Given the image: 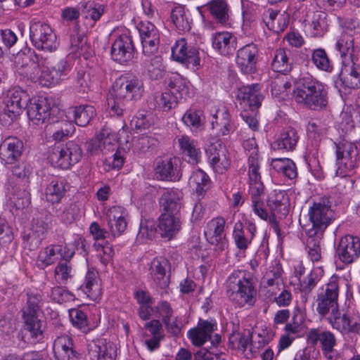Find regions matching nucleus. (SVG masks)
I'll return each mask as SVG.
<instances>
[{
  "instance_id": "1",
  "label": "nucleus",
  "mask_w": 360,
  "mask_h": 360,
  "mask_svg": "<svg viewBox=\"0 0 360 360\" xmlns=\"http://www.w3.org/2000/svg\"><path fill=\"white\" fill-rule=\"evenodd\" d=\"M15 64L20 75L48 87L58 84L67 69L66 62L63 59L51 57L36 63L25 52L18 53Z\"/></svg>"
},
{
  "instance_id": "2",
  "label": "nucleus",
  "mask_w": 360,
  "mask_h": 360,
  "mask_svg": "<svg viewBox=\"0 0 360 360\" xmlns=\"http://www.w3.org/2000/svg\"><path fill=\"white\" fill-rule=\"evenodd\" d=\"M144 92L143 81L138 77L124 75L116 79L112 85L111 97L108 105L117 116H122L125 111L123 101L139 100Z\"/></svg>"
},
{
  "instance_id": "3",
  "label": "nucleus",
  "mask_w": 360,
  "mask_h": 360,
  "mask_svg": "<svg viewBox=\"0 0 360 360\" xmlns=\"http://www.w3.org/2000/svg\"><path fill=\"white\" fill-rule=\"evenodd\" d=\"M226 292L229 300L238 307H252L257 301V289L248 272L233 271L227 278Z\"/></svg>"
},
{
  "instance_id": "4",
  "label": "nucleus",
  "mask_w": 360,
  "mask_h": 360,
  "mask_svg": "<svg viewBox=\"0 0 360 360\" xmlns=\"http://www.w3.org/2000/svg\"><path fill=\"white\" fill-rule=\"evenodd\" d=\"M293 95L297 103L311 110H321L328 103L326 86L309 75L298 79Z\"/></svg>"
},
{
  "instance_id": "5",
  "label": "nucleus",
  "mask_w": 360,
  "mask_h": 360,
  "mask_svg": "<svg viewBox=\"0 0 360 360\" xmlns=\"http://www.w3.org/2000/svg\"><path fill=\"white\" fill-rule=\"evenodd\" d=\"M165 84L169 88V91L155 94L149 101L151 108L169 111L177 105L178 96L176 94L181 95L186 91V82L178 74H172L167 77L165 79Z\"/></svg>"
},
{
  "instance_id": "6",
  "label": "nucleus",
  "mask_w": 360,
  "mask_h": 360,
  "mask_svg": "<svg viewBox=\"0 0 360 360\" xmlns=\"http://www.w3.org/2000/svg\"><path fill=\"white\" fill-rule=\"evenodd\" d=\"M340 281L339 277L333 276L328 282L319 290L316 303V311L321 317H326L327 315L339 308L338 300L340 292Z\"/></svg>"
},
{
  "instance_id": "7",
  "label": "nucleus",
  "mask_w": 360,
  "mask_h": 360,
  "mask_svg": "<svg viewBox=\"0 0 360 360\" xmlns=\"http://www.w3.org/2000/svg\"><path fill=\"white\" fill-rule=\"evenodd\" d=\"M82 152L78 144L69 141L65 144L55 145L49 153L48 159L55 167L66 169L77 163Z\"/></svg>"
},
{
  "instance_id": "8",
  "label": "nucleus",
  "mask_w": 360,
  "mask_h": 360,
  "mask_svg": "<svg viewBox=\"0 0 360 360\" xmlns=\"http://www.w3.org/2000/svg\"><path fill=\"white\" fill-rule=\"evenodd\" d=\"M30 39L38 50L53 52L59 43L56 34L48 24L41 21H32L30 26Z\"/></svg>"
},
{
  "instance_id": "9",
  "label": "nucleus",
  "mask_w": 360,
  "mask_h": 360,
  "mask_svg": "<svg viewBox=\"0 0 360 360\" xmlns=\"http://www.w3.org/2000/svg\"><path fill=\"white\" fill-rule=\"evenodd\" d=\"M40 302V295L28 294L27 304L22 309V317L25 328L35 338L42 335L44 328L43 322L39 319Z\"/></svg>"
},
{
  "instance_id": "10",
  "label": "nucleus",
  "mask_w": 360,
  "mask_h": 360,
  "mask_svg": "<svg viewBox=\"0 0 360 360\" xmlns=\"http://www.w3.org/2000/svg\"><path fill=\"white\" fill-rule=\"evenodd\" d=\"M309 216L313 226L327 228L335 219L330 198L324 196L315 201L309 210Z\"/></svg>"
},
{
  "instance_id": "11",
  "label": "nucleus",
  "mask_w": 360,
  "mask_h": 360,
  "mask_svg": "<svg viewBox=\"0 0 360 360\" xmlns=\"http://www.w3.org/2000/svg\"><path fill=\"white\" fill-rule=\"evenodd\" d=\"M209 162L213 170L219 174L224 173L231 165L229 151L223 143L217 140L212 143L206 150Z\"/></svg>"
},
{
  "instance_id": "12",
  "label": "nucleus",
  "mask_w": 360,
  "mask_h": 360,
  "mask_svg": "<svg viewBox=\"0 0 360 360\" xmlns=\"http://www.w3.org/2000/svg\"><path fill=\"white\" fill-rule=\"evenodd\" d=\"M145 56H151L156 53L160 45V32L157 27L149 21H141L137 27Z\"/></svg>"
},
{
  "instance_id": "13",
  "label": "nucleus",
  "mask_w": 360,
  "mask_h": 360,
  "mask_svg": "<svg viewBox=\"0 0 360 360\" xmlns=\"http://www.w3.org/2000/svg\"><path fill=\"white\" fill-rule=\"evenodd\" d=\"M172 58L189 67L198 68L200 65V58L198 49L194 46H188L185 39L181 38L176 41L172 49Z\"/></svg>"
},
{
  "instance_id": "14",
  "label": "nucleus",
  "mask_w": 360,
  "mask_h": 360,
  "mask_svg": "<svg viewBox=\"0 0 360 360\" xmlns=\"http://www.w3.org/2000/svg\"><path fill=\"white\" fill-rule=\"evenodd\" d=\"M308 342L312 345L319 344L323 354L328 359H332L335 352L337 340L333 332L321 328H311L307 335Z\"/></svg>"
},
{
  "instance_id": "15",
  "label": "nucleus",
  "mask_w": 360,
  "mask_h": 360,
  "mask_svg": "<svg viewBox=\"0 0 360 360\" xmlns=\"http://www.w3.org/2000/svg\"><path fill=\"white\" fill-rule=\"evenodd\" d=\"M135 48L129 33L126 32L119 35L111 46L112 58L120 64L130 61L134 53Z\"/></svg>"
},
{
  "instance_id": "16",
  "label": "nucleus",
  "mask_w": 360,
  "mask_h": 360,
  "mask_svg": "<svg viewBox=\"0 0 360 360\" xmlns=\"http://www.w3.org/2000/svg\"><path fill=\"white\" fill-rule=\"evenodd\" d=\"M87 349L88 356L91 360H116V345L105 338L89 341Z\"/></svg>"
},
{
  "instance_id": "17",
  "label": "nucleus",
  "mask_w": 360,
  "mask_h": 360,
  "mask_svg": "<svg viewBox=\"0 0 360 360\" xmlns=\"http://www.w3.org/2000/svg\"><path fill=\"white\" fill-rule=\"evenodd\" d=\"M337 255L345 264H351L360 256V238L352 235L342 237L338 244Z\"/></svg>"
},
{
  "instance_id": "18",
  "label": "nucleus",
  "mask_w": 360,
  "mask_h": 360,
  "mask_svg": "<svg viewBox=\"0 0 360 360\" xmlns=\"http://www.w3.org/2000/svg\"><path fill=\"white\" fill-rule=\"evenodd\" d=\"M28 99L27 93L20 88L9 91L8 97L5 100L3 118L7 116L10 120H13L20 115L25 107L27 106Z\"/></svg>"
},
{
  "instance_id": "19",
  "label": "nucleus",
  "mask_w": 360,
  "mask_h": 360,
  "mask_svg": "<svg viewBox=\"0 0 360 360\" xmlns=\"http://www.w3.org/2000/svg\"><path fill=\"white\" fill-rule=\"evenodd\" d=\"M258 49L253 43L248 44L237 51L236 64L244 74H252L256 70Z\"/></svg>"
},
{
  "instance_id": "20",
  "label": "nucleus",
  "mask_w": 360,
  "mask_h": 360,
  "mask_svg": "<svg viewBox=\"0 0 360 360\" xmlns=\"http://www.w3.org/2000/svg\"><path fill=\"white\" fill-rule=\"evenodd\" d=\"M217 328L215 321H207L200 319L197 326L188 331V338L195 347H201L211 339L212 334Z\"/></svg>"
},
{
  "instance_id": "21",
  "label": "nucleus",
  "mask_w": 360,
  "mask_h": 360,
  "mask_svg": "<svg viewBox=\"0 0 360 360\" xmlns=\"http://www.w3.org/2000/svg\"><path fill=\"white\" fill-rule=\"evenodd\" d=\"M325 318L333 329L342 334L357 333L360 330V325L356 321H353L349 314H342L339 308Z\"/></svg>"
},
{
  "instance_id": "22",
  "label": "nucleus",
  "mask_w": 360,
  "mask_h": 360,
  "mask_svg": "<svg viewBox=\"0 0 360 360\" xmlns=\"http://www.w3.org/2000/svg\"><path fill=\"white\" fill-rule=\"evenodd\" d=\"M24 148L22 141L15 136H9L0 144V159L6 164H13L20 158Z\"/></svg>"
},
{
  "instance_id": "23",
  "label": "nucleus",
  "mask_w": 360,
  "mask_h": 360,
  "mask_svg": "<svg viewBox=\"0 0 360 360\" xmlns=\"http://www.w3.org/2000/svg\"><path fill=\"white\" fill-rule=\"evenodd\" d=\"M256 231L257 227L251 221L247 223L245 229L240 221L236 222L233 227V238L236 247L242 251H245L251 244Z\"/></svg>"
},
{
  "instance_id": "24",
  "label": "nucleus",
  "mask_w": 360,
  "mask_h": 360,
  "mask_svg": "<svg viewBox=\"0 0 360 360\" xmlns=\"http://www.w3.org/2000/svg\"><path fill=\"white\" fill-rule=\"evenodd\" d=\"M237 96L242 108L247 109H258L263 99L258 84L240 87Z\"/></svg>"
},
{
  "instance_id": "25",
  "label": "nucleus",
  "mask_w": 360,
  "mask_h": 360,
  "mask_svg": "<svg viewBox=\"0 0 360 360\" xmlns=\"http://www.w3.org/2000/svg\"><path fill=\"white\" fill-rule=\"evenodd\" d=\"M225 224L226 221L223 217H215L207 222V229L205 231V236L207 240L221 250H223L226 245L223 236Z\"/></svg>"
},
{
  "instance_id": "26",
  "label": "nucleus",
  "mask_w": 360,
  "mask_h": 360,
  "mask_svg": "<svg viewBox=\"0 0 360 360\" xmlns=\"http://www.w3.org/2000/svg\"><path fill=\"white\" fill-rule=\"evenodd\" d=\"M248 165L250 195L256 196L259 193H264V186L261 181V176L259 172V165L258 161V154L253 153L250 155L248 158Z\"/></svg>"
},
{
  "instance_id": "27",
  "label": "nucleus",
  "mask_w": 360,
  "mask_h": 360,
  "mask_svg": "<svg viewBox=\"0 0 360 360\" xmlns=\"http://www.w3.org/2000/svg\"><path fill=\"white\" fill-rule=\"evenodd\" d=\"M51 107L46 98L31 101L27 106V113L34 124L44 123L50 116Z\"/></svg>"
},
{
  "instance_id": "28",
  "label": "nucleus",
  "mask_w": 360,
  "mask_h": 360,
  "mask_svg": "<svg viewBox=\"0 0 360 360\" xmlns=\"http://www.w3.org/2000/svg\"><path fill=\"white\" fill-rule=\"evenodd\" d=\"M267 205L272 214L282 219L287 216L290 209L289 198L284 191H274L268 197Z\"/></svg>"
},
{
  "instance_id": "29",
  "label": "nucleus",
  "mask_w": 360,
  "mask_h": 360,
  "mask_svg": "<svg viewBox=\"0 0 360 360\" xmlns=\"http://www.w3.org/2000/svg\"><path fill=\"white\" fill-rule=\"evenodd\" d=\"M55 357L57 360H77V352L74 349L73 341L69 335H63L58 337L53 347Z\"/></svg>"
},
{
  "instance_id": "30",
  "label": "nucleus",
  "mask_w": 360,
  "mask_h": 360,
  "mask_svg": "<svg viewBox=\"0 0 360 360\" xmlns=\"http://www.w3.org/2000/svg\"><path fill=\"white\" fill-rule=\"evenodd\" d=\"M126 212L121 206H112L107 212L108 225L114 237L120 236L126 229Z\"/></svg>"
},
{
  "instance_id": "31",
  "label": "nucleus",
  "mask_w": 360,
  "mask_h": 360,
  "mask_svg": "<svg viewBox=\"0 0 360 360\" xmlns=\"http://www.w3.org/2000/svg\"><path fill=\"white\" fill-rule=\"evenodd\" d=\"M169 261L164 257H157L153 259L149 269L150 274L156 285L161 289L169 285V277L167 275Z\"/></svg>"
},
{
  "instance_id": "32",
  "label": "nucleus",
  "mask_w": 360,
  "mask_h": 360,
  "mask_svg": "<svg viewBox=\"0 0 360 360\" xmlns=\"http://www.w3.org/2000/svg\"><path fill=\"white\" fill-rule=\"evenodd\" d=\"M49 229V223L41 218L33 219L31 232L25 236L31 250L39 246Z\"/></svg>"
},
{
  "instance_id": "33",
  "label": "nucleus",
  "mask_w": 360,
  "mask_h": 360,
  "mask_svg": "<svg viewBox=\"0 0 360 360\" xmlns=\"http://www.w3.org/2000/svg\"><path fill=\"white\" fill-rule=\"evenodd\" d=\"M236 44V38L228 32H217L212 37L213 48L224 56L233 54Z\"/></svg>"
},
{
  "instance_id": "34",
  "label": "nucleus",
  "mask_w": 360,
  "mask_h": 360,
  "mask_svg": "<svg viewBox=\"0 0 360 360\" xmlns=\"http://www.w3.org/2000/svg\"><path fill=\"white\" fill-rule=\"evenodd\" d=\"M181 220L178 215L162 213L159 217L158 229L162 237L172 238L181 229Z\"/></svg>"
},
{
  "instance_id": "35",
  "label": "nucleus",
  "mask_w": 360,
  "mask_h": 360,
  "mask_svg": "<svg viewBox=\"0 0 360 360\" xmlns=\"http://www.w3.org/2000/svg\"><path fill=\"white\" fill-rule=\"evenodd\" d=\"M181 198V193L178 191H165L160 198V204L165 211L164 213L178 215L182 206Z\"/></svg>"
},
{
  "instance_id": "36",
  "label": "nucleus",
  "mask_w": 360,
  "mask_h": 360,
  "mask_svg": "<svg viewBox=\"0 0 360 360\" xmlns=\"http://www.w3.org/2000/svg\"><path fill=\"white\" fill-rule=\"evenodd\" d=\"M7 191L9 200L16 209H23L30 205V194L25 189L24 185L16 184L12 186L9 184Z\"/></svg>"
},
{
  "instance_id": "37",
  "label": "nucleus",
  "mask_w": 360,
  "mask_h": 360,
  "mask_svg": "<svg viewBox=\"0 0 360 360\" xmlns=\"http://www.w3.org/2000/svg\"><path fill=\"white\" fill-rule=\"evenodd\" d=\"M179 160L176 158L162 160L155 167L157 178L161 180L174 181L178 178Z\"/></svg>"
},
{
  "instance_id": "38",
  "label": "nucleus",
  "mask_w": 360,
  "mask_h": 360,
  "mask_svg": "<svg viewBox=\"0 0 360 360\" xmlns=\"http://www.w3.org/2000/svg\"><path fill=\"white\" fill-rule=\"evenodd\" d=\"M292 53L285 49H278L275 51L271 62L272 70L275 72L285 75L292 67Z\"/></svg>"
},
{
  "instance_id": "39",
  "label": "nucleus",
  "mask_w": 360,
  "mask_h": 360,
  "mask_svg": "<svg viewBox=\"0 0 360 360\" xmlns=\"http://www.w3.org/2000/svg\"><path fill=\"white\" fill-rule=\"evenodd\" d=\"M299 136L293 128H288L283 130L278 138L274 143V148L285 151L293 150L298 142Z\"/></svg>"
},
{
  "instance_id": "40",
  "label": "nucleus",
  "mask_w": 360,
  "mask_h": 360,
  "mask_svg": "<svg viewBox=\"0 0 360 360\" xmlns=\"http://www.w3.org/2000/svg\"><path fill=\"white\" fill-rule=\"evenodd\" d=\"M179 145L182 153L192 164H198L201 158V152L196 143L188 136H181L178 139Z\"/></svg>"
},
{
  "instance_id": "41",
  "label": "nucleus",
  "mask_w": 360,
  "mask_h": 360,
  "mask_svg": "<svg viewBox=\"0 0 360 360\" xmlns=\"http://www.w3.org/2000/svg\"><path fill=\"white\" fill-rule=\"evenodd\" d=\"M69 189V185L64 179H53L47 186L45 191L46 200L58 203Z\"/></svg>"
},
{
  "instance_id": "42",
  "label": "nucleus",
  "mask_w": 360,
  "mask_h": 360,
  "mask_svg": "<svg viewBox=\"0 0 360 360\" xmlns=\"http://www.w3.org/2000/svg\"><path fill=\"white\" fill-rule=\"evenodd\" d=\"M188 183L198 196H203L211 186L209 176L202 169L193 171Z\"/></svg>"
},
{
  "instance_id": "43",
  "label": "nucleus",
  "mask_w": 360,
  "mask_h": 360,
  "mask_svg": "<svg viewBox=\"0 0 360 360\" xmlns=\"http://www.w3.org/2000/svg\"><path fill=\"white\" fill-rule=\"evenodd\" d=\"M271 165L276 172L282 174L290 180H293L297 176L295 164L289 158L273 159Z\"/></svg>"
},
{
  "instance_id": "44",
  "label": "nucleus",
  "mask_w": 360,
  "mask_h": 360,
  "mask_svg": "<svg viewBox=\"0 0 360 360\" xmlns=\"http://www.w3.org/2000/svg\"><path fill=\"white\" fill-rule=\"evenodd\" d=\"M82 288L87 296L93 300H97L101 295V290L98 284V272L94 270H89L86 273L85 281Z\"/></svg>"
},
{
  "instance_id": "45",
  "label": "nucleus",
  "mask_w": 360,
  "mask_h": 360,
  "mask_svg": "<svg viewBox=\"0 0 360 360\" xmlns=\"http://www.w3.org/2000/svg\"><path fill=\"white\" fill-rule=\"evenodd\" d=\"M205 6L220 23H224L228 20L229 8L226 0H211Z\"/></svg>"
},
{
  "instance_id": "46",
  "label": "nucleus",
  "mask_w": 360,
  "mask_h": 360,
  "mask_svg": "<svg viewBox=\"0 0 360 360\" xmlns=\"http://www.w3.org/2000/svg\"><path fill=\"white\" fill-rule=\"evenodd\" d=\"M75 123L80 127L88 125L96 116V110L91 105H81L73 110Z\"/></svg>"
},
{
  "instance_id": "47",
  "label": "nucleus",
  "mask_w": 360,
  "mask_h": 360,
  "mask_svg": "<svg viewBox=\"0 0 360 360\" xmlns=\"http://www.w3.org/2000/svg\"><path fill=\"white\" fill-rule=\"evenodd\" d=\"M251 340V333L249 330L240 333L233 331L229 336V345L231 348L238 349L244 353Z\"/></svg>"
},
{
  "instance_id": "48",
  "label": "nucleus",
  "mask_w": 360,
  "mask_h": 360,
  "mask_svg": "<svg viewBox=\"0 0 360 360\" xmlns=\"http://www.w3.org/2000/svg\"><path fill=\"white\" fill-rule=\"evenodd\" d=\"M171 20L180 32H186L191 29L190 22L185 8L181 6H175L171 12Z\"/></svg>"
},
{
  "instance_id": "49",
  "label": "nucleus",
  "mask_w": 360,
  "mask_h": 360,
  "mask_svg": "<svg viewBox=\"0 0 360 360\" xmlns=\"http://www.w3.org/2000/svg\"><path fill=\"white\" fill-rule=\"evenodd\" d=\"M213 129L218 131V134L221 136L229 134L232 130L233 127L230 122V115L228 112L224 111L213 117L212 121Z\"/></svg>"
},
{
  "instance_id": "50",
  "label": "nucleus",
  "mask_w": 360,
  "mask_h": 360,
  "mask_svg": "<svg viewBox=\"0 0 360 360\" xmlns=\"http://www.w3.org/2000/svg\"><path fill=\"white\" fill-rule=\"evenodd\" d=\"M145 66L151 79L157 80L164 76L165 70L160 56H155L151 58L149 61L145 63Z\"/></svg>"
},
{
  "instance_id": "51",
  "label": "nucleus",
  "mask_w": 360,
  "mask_h": 360,
  "mask_svg": "<svg viewBox=\"0 0 360 360\" xmlns=\"http://www.w3.org/2000/svg\"><path fill=\"white\" fill-rule=\"evenodd\" d=\"M72 276V267L69 261H60L55 268V279L59 284H66Z\"/></svg>"
},
{
  "instance_id": "52",
  "label": "nucleus",
  "mask_w": 360,
  "mask_h": 360,
  "mask_svg": "<svg viewBox=\"0 0 360 360\" xmlns=\"http://www.w3.org/2000/svg\"><path fill=\"white\" fill-rule=\"evenodd\" d=\"M327 14L322 11L313 12L311 27L313 30V35L315 37L322 36L328 29L326 20Z\"/></svg>"
},
{
  "instance_id": "53",
  "label": "nucleus",
  "mask_w": 360,
  "mask_h": 360,
  "mask_svg": "<svg viewBox=\"0 0 360 360\" xmlns=\"http://www.w3.org/2000/svg\"><path fill=\"white\" fill-rule=\"evenodd\" d=\"M157 228L153 220L142 219L137 234V240L143 243L147 240H152L155 238Z\"/></svg>"
},
{
  "instance_id": "54",
  "label": "nucleus",
  "mask_w": 360,
  "mask_h": 360,
  "mask_svg": "<svg viewBox=\"0 0 360 360\" xmlns=\"http://www.w3.org/2000/svg\"><path fill=\"white\" fill-rule=\"evenodd\" d=\"M311 61L313 64L320 70L330 72L332 67L330 65L328 56L323 49H316L313 50L311 53Z\"/></svg>"
},
{
  "instance_id": "55",
  "label": "nucleus",
  "mask_w": 360,
  "mask_h": 360,
  "mask_svg": "<svg viewBox=\"0 0 360 360\" xmlns=\"http://www.w3.org/2000/svg\"><path fill=\"white\" fill-rule=\"evenodd\" d=\"M70 46L72 51L80 54L86 49V40L85 39L84 32H81L78 24L74 27L73 33L70 36Z\"/></svg>"
},
{
  "instance_id": "56",
  "label": "nucleus",
  "mask_w": 360,
  "mask_h": 360,
  "mask_svg": "<svg viewBox=\"0 0 360 360\" xmlns=\"http://www.w3.org/2000/svg\"><path fill=\"white\" fill-rule=\"evenodd\" d=\"M70 318L72 325L86 333L89 328L86 314L79 309H72L69 311Z\"/></svg>"
},
{
  "instance_id": "57",
  "label": "nucleus",
  "mask_w": 360,
  "mask_h": 360,
  "mask_svg": "<svg viewBox=\"0 0 360 360\" xmlns=\"http://www.w3.org/2000/svg\"><path fill=\"white\" fill-rule=\"evenodd\" d=\"M182 121L188 127L199 128L204 124L202 112L198 110H188L182 117Z\"/></svg>"
},
{
  "instance_id": "58",
  "label": "nucleus",
  "mask_w": 360,
  "mask_h": 360,
  "mask_svg": "<svg viewBox=\"0 0 360 360\" xmlns=\"http://www.w3.org/2000/svg\"><path fill=\"white\" fill-rule=\"evenodd\" d=\"M100 132L102 137L104 153H107L110 151H114L117 141V134L115 132H112L108 128H103Z\"/></svg>"
},
{
  "instance_id": "59",
  "label": "nucleus",
  "mask_w": 360,
  "mask_h": 360,
  "mask_svg": "<svg viewBox=\"0 0 360 360\" xmlns=\"http://www.w3.org/2000/svg\"><path fill=\"white\" fill-rule=\"evenodd\" d=\"M158 145V140L152 136H143L139 138L134 144V150L139 153L153 150Z\"/></svg>"
},
{
  "instance_id": "60",
  "label": "nucleus",
  "mask_w": 360,
  "mask_h": 360,
  "mask_svg": "<svg viewBox=\"0 0 360 360\" xmlns=\"http://www.w3.org/2000/svg\"><path fill=\"white\" fill-rule=\"evenodd\" d=\"M50 296L54 302L59 304L73 301L75 298L71 292L60 286L52 288Z\"/></svg>"
},
{
  "instance_id": "61",
  "label": "nucleus",
  "mask_w": 360,
  "mask_h": 360,
  "mask_svg": "<svg viewBox=\"0 0 360 360\" xmlns=\"http://www.w3.org/2000/svg\"><path fill=\"white\" fill-rule=\"evenodd\" d=\"M78 207L75 203H70L63 207H60L56 210L58 217L65 223H71L75 220L78 214Z\"/></svg>"
},
{
  "instance_id": "62",
  "label": "nucleus",
  "mask_w": 360,
  "mask_h": 360,
  "mask_svg": "<svg viewBox=\"0 0 360 360\" xmlns=\"http://www.w3.org/2000/svg\"><path fill=\"white\" fill-rule=\"evenodd\" d=\"M336 49L340 52L341 57L354 52V39L352 36L343 34L336 43Z\"/></svg>"
},
{
  "instance_id": "63",
  "label": "nucleus",
  "mask_w": 360,
  "mask_h": 360,
  "mask_svg": "<svg viewBox=\"0 0 360 360\" xmlns=\"http://www.w3.org/2000/svg\"><path fill=\"white\" fill-rule=\"evenodd\" d=\"M150 114L142 110L139 111L131 121V125L136 129H146L151 125Z\"/></svg>"
},
{
  "instance_id": "64",
  "label": "nucleus",
  "mask_w": 360,
  "mask_h": 360,
  "mask_svg": "<svg viewBox=\"0 0 360 360\" xmlns=\"http://www.w3.org/2000/svg\"><path fill=\"white\" fill-rule=\"evenodd\" d=\"M357 157H337L338 170L340 174L346 173L356 167Z\"/></svg>"
}]
</instances>
